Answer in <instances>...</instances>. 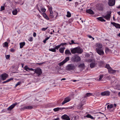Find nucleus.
Instances as JSON below:
<instances>
[{
  "label": "nucleus",
  "mask_w": 120,
  "mask_h": 120,
  "mask_svg": "<svg viewBox=\"0 0 120 120\" xmlns=\"http://www.w3.org/2000/svg\"><path fill=\"white\" fill-rule=\"evenodd\" d=\"M71 51V53L73 54L76 53L80 54L83 52V49L79 47H78L70 49Z\"/></svg>",
  "instance_id": "obj_1"
},
{
  "label": "nucleus",
  "mask_w": 120,
  "mask_h": 120,
  "mask_svg": "<svg viewBox=\"0 0 120 120\" xmlns=\"http://www.w3.org/2000/svg\"><path fill=\"white\" fill-rule=\"evenodd\" d=\"M81 58L80 56L77 55L75 54L71 58V60L74 62H78L81 60Z\"/></svg>",
  "instance_id": "obj_2"
},
{
  "label": "nucleus",
  "mask_w": 120,
  "mask_h": 120,
  "mask_svg": "<svg viewBox=\"0 0 120 120\" xmlns=\"http://www.w3.org/2000/svg\"><path fill=\"white\" fill-rule=\"evenodd\" d=\"M75 68L74 65L71 64L68 65L66 67V70H71L74 69Z\"/></svg>",
  "instance_id": "obj_3"
},
{
  "label": "nucleus",
  "mask_w": 120,
  "mask_h": 120,
  "mask_svg": "<svg viewBox=\"0 0 120 120\" xmlns=\"http://www.w3.org/2000/svg\"><path fill=\"white\" fill-rule=\"evenodd\" d=\"M34 72V73H36L38 76L40 75L42 73L41 70L39 68H37L36 69H35Z\"/></svg>",
  "instance_id": "obj_4"
},
{
  "label": "nucleus",
  "mask_w": 120,
  "mask_h": 120,
  "mask_svg": "<svg viewBox=\"0 0 120 120\" xmlns=\"http://www.w3.org/2000/svg\"><path fill=\"white\" fill-rule=\"evenodd\" d=\"M96 49L97 52L100 55H102L104 54L103 50L101 49L96 48Z\"/></svg>",
  "instance_id": "obj_5"
},
{
  "label": "nucleus",
  "mask_w": 120,
  "mask_h": 120,
  "mask_svg": "<svg viewBox=\"0 0 120 120\" xmlns=\"http://www.w3.org/2000/svg\"><path fill=\"white\" fill-rule=\"evenodd\" d=\"M111 12L109 11L108 12L106 15L103 16V17L106 20H109L111 16Z\"/></svg>",
  "instance_id": "obj_6"
},
{
  "label": "nucleus",
  "mask_w": 120,
  "mask_h": 120,
  "mask_svg": "<svg viewBox=\"0 0 120 120\" xmlns=\"http://www.w3.org/2000/svg\"><path fill=\"white\" fill-rule=\"evenodd\" d=\"M8 76V75L6 73H4L1 74L0 77L3 80H5Z\"/></svg>",
  "instance_id": "obj_7"
},
{
  "label": "nucleus",
  "mask_w": 120,
  "mask_h": 120,
  "mask_svg": "<svg viewBox=\"0 0 120 120\" xmlns=\"http://www.w3.org/2000/svg\"><path fill=\"white\" fill-rule=\"evenodd\" d=\"M110 94V92L108 91H105L104 92H102L101 93V95L103 96H109Z\"/></svg>",
  "instance_id": "obj_8"
},
{
  "label": "nucleus",
  "mask_w": 120,
  "mask_h": 120,
  "mask_svg": "<svg viewBox=\"0 0 120 120\" xmlns=\"http://www.w3.org/2000/svg\"><path fill=\"white\" fill-rule=\"evenodd\" d=\"M115 0H109L108 3L109 5L110 6H114L115 4Z\"/></svg>",
  "instance_id": "obj_9"
},
{
  "label": "nucleus",
  "mask_w": 120,
  "mask_h": 120,
  "mask_svg": "<svg viewBox=\"0 0 120 120\" xmlns=\"http://www.w3.org/2000/svg\"><path fill=\"white\" fill-rule=\"evenodd\" d=\"M70 99V98L69 97H67L65 98L64 101L62 103V104L63 105L65 103L69 101Z\"/></svg>",
  "instance_id": "obj_10"
},
{
  "label": "nucleus",
  "mask_w": 120,
  "mask_h": 120,
  "mask_svg": "<svg viewBox=\"0 0 120 120\" xmlns=\"http://www.w3.org/2000/svg\"><path fill=\"white\" fill-rule=\"evenodd\" d=\"M17 103L16 102L15 103H14L11 106L9 107L7 109L8 110H11L15 106H16Z\"/></svg>",
  "instance_id": "obj_11"
},
{
  "label": "nucleus",
  "mask_w": 120,
  "mask_h": 120,
  "mask_svg": "<svg viewBox=\"0 0 120 120\" xmlns=\"http://www.w3.org/2000/svg\"><path fill=\"white\" fill-rule=\"evenodd\" d=\"M61 118L62 119L66 120H70L69 117L66 115H64L62 116Z\"/></svg>",
  "instance_id": "obj_12"
},
{
  "label": "nucleus",
  "mask_w": 120,
  "mask_h": 120,
  "mask_svg": "<svg viewBox=\"0 0 120 120\" xmlns=\"http://www.w3.org/2000/svg\"><path fill=\"white\" fill-rule=\"evenodd\" d=\"M111 23L113 24L116 28H120V25L119 24L116 23L114 22H111Z\"/></svg>",
  "instance_id": "obj_13"
},
{
  "label": "nucleus",
  "mask_w": 120,
  "mask_h": 120,
  "mask_svg": "<svg viewBox=\"0 0 120 120\" xmlns=\"http://www.w3.org/2000/svg\"><path fill=\"white\" fill-rule=\"evenodd\" d=\"M109 73L110 74H112L116 72V71L113 70L111 68L108 70Z\"/></svg>",
  "instance_id": "obj_14"
},
{
  "label": "nucleus",
  "mask_w": 120,
  "mask_h": 120,
  "mask_svg": "<svg viewBox=\"0 0 120 120\" xmlns=\"http://www.w3.org/2000/svg\"><path fill=\"white\" fill-rule=\"evenodd\" d=\"M86 12L87 13H89L90 14L93 15L94 13L93 11L91 9H88L86 10Z\"/></svg>",
  "instance_id": "obj_15"
},
{
  "label": "nucleus",
  "mask_w": 120,
  "mask_h": 120,
  "mask_svg": "<svg viewBox=\"0 0 120 120\" xmlns=\"http://www.w3.org/2000/svg\"><path fill=\"white\" fill-rule=\"evenodd\" d=\"M78 67L79 68H82V70L85 68V66L84 64H81Z\"/></svg>",
  "instance_id": "obj_16"
},
{
  "label": "nucleus",
  "mask_w": 120,
  "mask_h": 120,
  "mask_svg": "<svg viewBox=\"0 0 120 120\" xmlns=\"http://www.w3.org/2000/svg\"><path fill=\"white\" fill-rule=\"evenodd\" d=\"M96 48H98L99 49H101L102 47V45L100 43H96Z\"/></svg>",
  "instance_id": "obj_17"
},
{
  "label": "nucleus",
  "mask_w": 120,
  "mask_h": 120,
  "mask_svg": "<svg viewBox=\"0 0 120 120\" xmlns=\"http://www.w3.org/2000/svg\"><path fill=\"white\" fill-rule=\"evenodd\" d=\"M65 109V108H55L53 109V110L55 111H60V110H62L63 109Z\"/></svg>",
  "instance_id": "obj_18"
},
{
  "label": "nucleus",
  "mask_w": 120,
  "mask_h": 120,
  "mask_svg": "<svg viewBox=\"0 0 120 120\" xmlns=\"http://www.w3.org/2000/svg\"><path fill=\"white\" fill-rule=\"evenodd\" d=\"M96 63L95 62H92L90 64V68H94L96 65Z\"/></svg>",
  "instance_id": "obj_19"
},
{
  "label": "nucleus",
  "mask_w": 120,
  "mask_h": 120,
  "mask_svg": "<svg viewBox=\"0 0 120 120\" xmlns=\"http://www.w3.org/2000/svg\"><path fill=\"white\" fill-rule=\"evenodd\" d=\"M97 19L98 20L101 22H105L106 21L102 17L97 18Z\"/></svg>",
  "instance_id": "obj_20"
},
{
  "label": "nucleus",
  "mask_w": 120,
  "mask_h": 120,
  "mask_svg": "<svg viewBox=\"0 0 120 120\" xmlns=\"http://www.w3.org/2000/svg\"><path fill=\"white\" fill-rule=\"evenodd\" d=\"M33 107L30 106L25 107L23 108V110L25 109H31L33 108Z\"/></svg>",
  "instance_id": "obj_21"
},
{
  "label": "nucleus",
  "mask_w": 120,
  "mask_h": 120,
  "mask_svg": "<svg viewBox=\"0 0 120 120\" xmlns=\"http://www.w3.org/2000/svg\"><path fill=\"white\" fill-rule=\"evenodd\" d=\"M65 53L66 55H71V53L69 50H66L65 52Z\"/></svg>",
  "instance_id": "obj_22"
},
{
  "label": "nucleus",
  "mask_w": 120,
  "mask_h": 120,
  "mask_svg": "<svg viewBox=\"0 0 120 120\" xmlns=\"http://www.w3.org/2000/svg\"><path fill=\"white\" fill-rule=\"evenodd\" d=\"M13 78H11L10 79H8V80H7L4 81V82H2V83L3 84H4L5 83H6L8 82H9L10 81L12 80L13 79Z\"/></svg>",
  "instance_id": "obj_23"
},
{
  "label": "nucleus",
  "mask_w": 120,
  "mask_h": 120,
  "mask_svg": "<svg viewBox=\"0 0 120 120\" xmlns=\"http://www.w3.org/2000/svg\"><path fill=\"white\" fill-rule=\"evenodd\" d=\"M65 49V47L60 48L59 49V52L61 53H64V50Z\"/></svg>",
  "instance_id": "obj_24"
},
{
  "label": "nucleus",
  "mask_w": 120,
  "mask_h": 120,
  "mask_svg": "<svg viewBox=\"0 0 120 120\" xmlns=\"http://www.w3.org/2000/svg\"><path fill=\"white\" fill-rule=\"evenodd\" d=\"M25 44V43L24 42L20 43V48H22Z\"/></svg>",
  "instance_id": "obj_25"
},
{
  "label": "nucleus",
  "mask_w": 120,
  "mask_h": 120,
  "mask_svg": "<svg viewBox=\"0 0 120 120\" xmlns=\"http://www.w3.org/2000/svg\"><path fill=\"white\" fill-rule=\"evenodd\" d=\"M93 94L90 93H87L84 96V97L86 98V97H89L92 95Z\"/></svg>",
  "instance_id": "obj_26"
},
{
  "label": "nucleus",
  "mask_w": 120,
  "mask_h": 120,
  "mask_svg": "<svg viewBox=\"0 0 120 120\" xmlns=\"http://www.w3.org/2000/svg\"><path fill=\"white\" fill-rule=\"evenodd\" d=\"M69 60V57H67L63 60L65 63Z\"/></svg>",
  "instance_id": "obj_27"
},
{
  "label": "nucleus",
  "mask_w": 120,
  "mask_h": 120,
  "mask_svg": "<svg viewBox=\"0 0 120 120\" xmlns=\"http://www.w3.org/2000/svg\"><path fill=\"white\" fill-rule=\"evenodd\" d=\"M86 117L90 118L92 119H94V117L89 114H87L86 116Z\"/></svg>",
  "instance_id": "obj_28"
},
{
  "label": "nucleus",
  "mask_w": 120,
  "mask_h": 120,
  "mask_svg": "<svg viewBox=\"0 0 120 120\" xmlns=\"http://www.w3.org/2000/svg\"><path fill=\"white\" fill-rule=\"evenodd\" d=\"M41 10L43 12H45L46 11V9L45 8H43L41 6H40Z\"/></svg>",
  "instance_id": "obj_29"
},
{
  "label": "nucleus",
  "mask_w": 120,
  "mask_h": 120,
  "mask_svg": "<svg viewBox=\"0 0 120 120\" xmlns=\"http://www.w3.org/2000/svg\"><path fill=\"white\" fill-rule=\"evenodd\" d=\"M43 15L44 17L47 19H49V18L45 13H43Z\"/></svg>",
  "instance_id": "obj_30"
},
{
  "label": "nucleus",
  "mask_w": 120,
  "mask_h": 120,
  "mask_svg": "<svg viewBox=\"0 0 120 120\" xmlns=\"http://www.w3.org/2000/svg\"><path fill=\"white\" fill-rule=\"evenodd\" d=\"M17 11L16 9L13 11L12 13L13 15H16L17 14Z\"/></svg>",
  "instance_id": "obj_31"
},
{
  "label": "nucleus",
  "mask_w": 120,
  "mask_h": 120,
  "mask_svg": "<svg viewBox=\"0 0 120 120\" xmlns=\"http://www.w3.org/2000/svg\"><path fill=\"white\" fill-rule=\"evenodd\" d=\"M69 42H68L67 43H62L60 45V46H64V45H68V44Z\"/></svg>",
  "instance_id": "obj_32"
},
{
  "label": "nucleus",
  "mask_w": 120,
  "mask_h": 120,
  "mask_svg": "<svg viewBox=\"0 0 120 120\" xmlns=\"http://www.w3.org/2000/svg\"><path fill=\"white\" fill-rule=\"evenodd\" d=\"M24 68L25 70L27 71H29L30 70V68L27 66H26Z\"/></svg>",
  "instance_id": "obj_33"
},
{
  "label": "nucleus",
  "mask_w": 120,
  "mask_h": 120,
  "mask_svg": "<svg viewBox=\"0 0 120 120\" xmlns=\"http://www.w3.org/2000/svg\"><path fill=\"white\" fill-rule=\"evenodd\" d=\"M113 107V105L112 104H111L110 105H108L107 106V108L108 109L109 108L111 109Z\"/></svg>",
  "instance_id": "obj_34"
},
{
  "label": "nucleus",
  "mask_w": 120,
  "mask_h": 120,
  "mask_svg": "<svg viewBox=\"0 0 120 120\" xmlns=\"http://www.w3.org/2000/svg\"><path fill=\"white\" fill-rule=\"evenodd\" d=\"M105 67L106 68H107L108 70L111 68L109 64H106Z\"/></svg>",
  "instance_id": "obj_35"
},
{
  "label": "nucleus",
  "mask_w": 120,
  "mask_h": 120,
  "mask_svg": "<svg viewBox=\"0 0 120 120\" xmlns=\"http://www.w3.org/2000/svg\"><path fill=\"white\" fill-rule=\"evenodd\" d=\"M49 50L50 51L54 52H55L56 51L55 48H51L50 49H49Z\"/></svg>",
  "instance_id": "obj_36"
},
{
  "label": "nucleus",
  "mask_w": 120,
  "mask_h": 120,
  "mask_svg": "<svg viewBox=\"0 0 120 120\" xmlns=\"http://www.w3.org/2000/svg\"><path fill=\"white\" fill-rule=\"evenodd\" d=\"M53 13H50V14L49 15V17H50L51 18H52L54 17V16L53 15Z\"/></svg>",
  "instance_id": "obj_37"
},
{
  "label": "nucleus",
  "mask_w": 120,
  "mask_h": 120,
  "mask_svg": "<svg viewBox=\"0 0 120 120\" xmlns=\"http://www.w3.org/2000/svg\"><path fill=\"white\" fill-rule=\"evenodd\" d=\"M67 13V16L68 17H70L71 16V14L69 11H68Z\"/></svg>",
  "instance_id": "obj_38"
},
{
  "label": "nucleus",
  "mask_w": 120,
  "mask_h": 120,
  "mask_svg": "<svg viewBox=\"0 0 120 120\" xmlns=\"http://www.w3.org/2000/svg\"><path fill=\"white\" fill-rule=\"evenodd\" d=\"M65 63L64 62V61H63L62 62H61L59 63V66H61L62 65H63Z\"/></svg>",
  "instance_id": "obj_39"
},
{
  "label": "nucleus",
  "mask_w": 120,
  "mask_h": 120,
  "mask_svg": "<svg viewBox=\"0 0 120 120\" xmlns=\"http://www.w3.org/2000/svg\"><path fill=\"white\" fill-rule=\"evenodd\" d=\"M8 42H5L4 43V46L7 47L8 46Z\"/></svg>",
  "instance_id": "obj_40"
},
{
  "label": "nucleus",
  "mask_w": 120,
  "mask_h": 120,
  "mask_svg": "<svg viewBox=\"0 0 120 120\" xmlns=\"http://www.w3.org/2000/svg\"><path fill=\"white\" fill-rule=\"evenodd\" d=\"M109 49L108 48L106 47L105 49V52L106 53H107L109 52Z\"/></svg>",
  "instance_id": "obj_41"
},
{
  "label": "nucleus",
  "mask_w": 120,
  "mask_h": 120,
  "mask_svg": "<svg viewBox=\"0 0 120 120\" xmlns=\"http://www.w3.org/2000/svg\"><path fill=\"white\" fill-rule=\"evenodd\" d=\"M21 83V82L20 81H19L18 82L17 84H16L15 86V87H16L17 86H18V85H19Z\"/></svg>",
  "instance_id": "obj_42"
},
{
  "label": "nucleus",
  "mask_w": 120,
  "mask_h": 120,
  "mask_svg": "<svg viewBox=\"0 0 120 120\" xmlns=\"http://www.w3.org/2000/svg\"><path fill=\"white\" fill-rule=\"evenodd\" d=\"M60 45H58V46H56L55 47V50L56 49L58 50V49L59 48H60Z\"/></svg>",
  "instance_id": "obj_43"
},
{
  "label": "nucleus",
  "mask_w": 120,
  "mask_h": 120,
  "mask_svg": "<svg viewBox=\"0 0 120 120\" xmlns=\"http://www.w3.org/2000/svg\"><path fill=\"white\" fill-rule=\"evenodd\" d=\"M5 57L6 58L8 59H9L10 57V55H5Z\"/></svg>",
  "instance_id": "obj_44"
},
{
  "label": "nucleus",
  "mask_w": 120,
  "mask_h": 120,
  "mask_svg": "<svg viewBox=\"0 0 120 120\" xmlns=\"http://www.w3.org/2000/svg\"><path fill=\"white\" fill-rule=\"evenodd\" d=\"M49 11L50 13H53V12L52 10V8L51 7H50L49 8Z\"/></svg>",
  "instance_id": "obj_45"
},
{
  "label": "nucleus",
  "mask_w": 120,
  "mask_h": 120,
  "mask_svg": "<svg viewBox=\"0 0 120 120\" xmlns=\"http://www.w3.org/2000/svg\"><path fill=\"white\" fill-rule=\"evenodd\" d=\"M103 77V75H100V77L99 79V81H100L101 80L102 78Z\"/></svg>",
  "instance_id": "obj_46"
},
{
  "label": "nucleus",
  "mask_w": 120,
  "mask_h": 120,
  "mask_svg": "<svg viewBox=\"0 0 120 120\" xmlns=\"http://www.w3.org/2000/svg\"><path fill=\"white\" fill-rule=\"evenodd\" d=\"M4 10V6H1V9L0 10L2 11L3 10Z\"/></svg>",
  "instance_id": "obj_47"
},
{
  "label": "nucleus",
  "mask_w": 120,
  "mask_h": 120,
  "mask_svg": "<svg viewBox=\"0 0 120 120\" xmlns=\"http://www.w3.org/2000/svg\"><path fill=\"white\" fill-rule=\"evenodd\" d=\"M28 40L30 41H33V38L32 37H30L28 39Z\"/></svg>",
  "instance_id": "obj_48"
},
{
  "label": "nucleus",
  "mask_w": 120,
  "mask_h": 120,
  "mask_svg": "<svg viewBox=\"0 0 120 120\" xmlns=\"http://www.w3.org/2000/svg\"><path fill=\"white\" fill-rule=\"evenodd\" d=\"M48 28V27L45 28H43L41 30L42 31H45Z\"/></svg>",
  "instance_id": "obj_49"
},
{
  "label": "nucleus",
  "mask_w": 120,
  "mask_h": 120,
  "mask_svg": "<svg viewBox=\"0 0 120 120\" xmlns=\"http://www.w3.org/2000/svg\"><path fill=\"white\" fill-rule=\"evenodd\" d=\"M10 50L11 52H14L15 51V50L12 48Z\"/></svg>",
  "instance_id": "obj_50"
},
{
  "label": "nucleus",
  "mask_w": 120,
  "mask_h": 120,
  "mask_svg": "<svg viewBox=\"0 0 120 120\" xmlns=\"http://www.w3.org/2000/svg\"><path fill=\"white\" fill-rule=\"evenodd\" d=\"M87 61L89 62H91L92 61V60L91 59H88Z\"/></svg>",
  "instance_id": "obj_51"
},
{
  "label": "nucleus",
  "mask_w": 120,
  "mask_h": 120,
  "mask_svg": "<svg viewBox=\"0 0 120 120\" xmlns=\"http://www.w3.org/2000/svg\"><path fill=\"white\" fill-rule=\"evenodd\" d=\"M71 44H76L77 43H75L74 42V41L73 40H71Z\"/></svg>",
  "instance_id": "obj_52"
},
{
  "label": "nucleus",
  "mask_w": 120,
  "mask_h": 120,
  "mask_svg": "<svg viewBox=\"0 0 120 120\" xmlns=\"http://www.w3.org/2000/svg\"><path fill=\"white\" fill-rule=\"evenodd\" d=\"M75 7H76L77 5H78V3L77 2H75Z\"/></svg>",
  "instance_id": "obj_53"
},
{
  "label": "nucleus",
  "mask_w": 120,
  "mask_h": 120,
  "mask_svg": "<svg viewBox=\"0 0 120 120\" xmlns=\"http://www.w3.org/2000/svg\"><path fill=\"white\" fill-rule=\"evenodd\" d=\"M33 36L34 37H35L36 36V33H35L34 32L33 33Z\"/></svg>",
  "instance_id": "obj_54"
},
{
  "label": "nucleus",
  "mask_w": 120,
  "mask_h": 120,
  "mask_svg": "<svg viewBox=\"0 0 120 120\" xmlns=\"http://www.w3.org/2000/svg\"><path fill=\"white\" fill-rule=\"evenodd\" d=\"M35 70V69H34L32 68H30V70L34 71Z\"/></svg>",
  "instance_id": "obj_55"
},
{
  "label": "nucleus",
  "mask_w": 120,
  "mask_h": 120,
  "mask_svg": "<svg viewBox=\"0 0 120 120\" xmlns=\"http://www.w3.org/2000/svg\"><path fill=\"white\" fill-rule=\"evenodd\" d=\"M43 64V63H37V64H38V65H41Z\"/></svg>",
  "instance_id": "obj_56"
},
{
  "label": "nucleus",
  "mask_w": 120,
  "mask_h": 120,
  "mask_svg": "<svg viewBox=\"0 0 120 120\" xmlns=\"http://www.w3.org/2000/svg\"><path fill=\"white\" fill-rule=\"evenodd\" d=\"M49 38H50V37H47L46 38H45V39L47 40H48Z\"/></svg>",
  "instance_id": "obj_57"
},
{
  "label": "nucleus",
  "mask_w": 120,
  "mask_h": 120,
  "mask_svg": "<svg viewBox=\"0 0 120 120\" xmlns=\"http://www.w3.org/2000/svg\"><path fill=\"white\" fill-rule=\"evenodd\" d=\"M37 9L38 10V11H39V12H41V11L39 9V8L38 7L37 8Z\"/></svg>",
  "instance_id": "obj_58"
},
{
  "label": "nucleus",
  "mask_w": 120,
  "mask_h": 120,
  "mask_svg": "<svg viewBox=\"0 0 120 120\" xmlns=\"http://www.w3.org/2000/svg\"><path fill=\"white\" fill-rule=\"evenodd\" d=\"M88 37L90 38H92V37L90 35H89L88 36Z\"/></svg>",
  "instance_id": "obj_59"
},
{
  "label": "nucleus",
  "mask_w": 120,
  "mask_h": 120,
  "mask_svg": "<svg viewBox=\"0 0 120 120\" xmlns=\"http://www.w3.org/2000/svg\"><path fill=\"white\" fill-rule=\"evenodd\" d=\"M66 80V79L65 78H63L62 79H61V80Z\"/></svg>",
  "instance_id": "obj_60"
},
{
  "label": "nucleus",
  "mask_w": 120,
  "mask_h": 120,
  "mask_svg": "<svg viewBox=\"0 0 120 120\" xmlns=\"http://www.w3.org/2000/svg\"><path fill=\"white\" fill-rule=\"evenodd\" d=\"M117 13L119 15H120V11L118 12H117Z\"/></svg>",
  "instance_id": "obj_61"
},
{
  "label": "nucleus",
  "mask_w": 120,
  "mask_h": 120,
  "mask_svg": "<svg viewBox=\"0 0 120 120\" xmlns=\"http://www.w3.org/2000/svg\"><path fill=\"white\" fill-rule=\"evenodd\" d=\"M43 42L44 43H45L46 42V41H45V40H44L43 41Z\"/></svg>",
  "instance_id": "obj_62"
},
{
  "label": "nucleus",
  "mask_w": 120,
  "mask_h": 120,
  "mask_svg": "<svg viewBox=\"0 0 120 120\" xmlns=\"http://www.w3.org/2000/svg\"><path fill=\"white\" fill-rule=\"evenodd\" d=\"M118 8H120V5L117 7Z\"/></svg>",
  "instance_id": "obj_63"
},
{
  "label": "nucleus",
  "mask_w": 120,
  "mask_h": 120,
  "mask_svg": "<svg viewBox=\"0 0 120 120\" xmlns=\"http://www.w3.org/2000/svg\"><path fill=\"white\" fill-rule=\"evenodd\" d=\"M118 36L119 37H120V33H119L118 34Z\"/></svg>",
  "instance_id": "obj_64"
}]
</instances>
